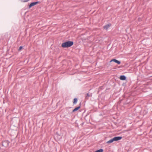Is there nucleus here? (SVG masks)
I'll return each instance as SVG.
<instances>
[{
    "mask_svg": "<svg viewBox=\"0 0 152 152\" xmlns=\"http://www.w3.org/2000/svg\"><path fill=\"white\" fill-rule=\"evenodd\" d=\"M73 42L72 41H67L63 43L61 47L64 48H68L72 45Z\"/></svg>",
    "mask_w": 152,
    "mask_h": 152,
    "instance_id": "f257e3e1",
    "label": "nucleus"
},
{
    "mask_svg": "<svg viewBox=\"0 0 152 152\" xmlns=\"http://www.w3.org/2000/svg\"><path fill=\"white\" fill-rule=\"evenodd\" d=\"M9 143V142L7 140L4 141L2 142V145L5 147H7L8 146Z\"/></svg>",
    "mask_w": 152,
    "mask_h": 152,
    "instance_id": "f03ea898",
    "label": "nucleus"
},
{
    "mask_svg": "<svg viewBox=\"0 0 152 152\" xmlns=\"http://www.w3.org/2000/svg\"><path fill=\"white\" fill-rule=\"evenodd\" d=\"M121 137H115L113 138L114 141H117L122 139Z\"/></svg>",
    "mask_w": 152,
    "mask_h": 152,
    "instance_id": "7ed1b4c3",
    "label": "nucleus"
},
{
    "mask_svg": "<svg viewBox=\"0 0 152 152\" xmlns=\"http://www.w3.org/2000/svg\"><path fill=\"white\" fill-rule=\"evenodd\" d=\"M39 3V2L37 1L35 2H34L31 3L29 5V7L30 8L31 7L34 6L36 4H38Z\"/></svg>",
    "mask_w": 152,
    "mask_h": 152,
    "instance_id": "20e7f679",
    "label": "nucleus"
},
{
    "mask_svg": "<svg viewBox=\"0 0 152 152\" xmlns=\"http://www.w3.org/2000/svg\"><path fill=\"white\" fill-rule=\"evenodd\" d=\"M113 61L117 63L118 64H120L121 63V62L120 61L115 59H112V60H111L110 62H111Z\"/></svg>",
    "mask_w": 152,
    "mask_h": 152,
    "instance_id": "39448f33",
    "label": "nucleus"
},
{
    "mask_svg": "<svg viewBox=\"0 0 152 152\" xmlns=\"http://www.w3.org/2000/svg\"><path fill=\"white\" fill-rule=\"evenodd\" d=\"M111 26L110 24H108L104 26V29L107 30Z\"/></svg>",
    "mask_w": 152,
    "mask_h": 152,
    "instance_id": "423d86ee",
    "label": "nucleus"
},
{
    "mask_svg": "<svg viewBox=\"0 0 152 152\" xmlns=\"http://www.w3.org/2000/svg\"><path fill=\"white\" fill-rule=\"evenodd\" d=\"M120 79L122 80H125L126 79V77L125 76L121 75L120 76Z\"/></svg>",
    "mask_w": 152,
    "mask_h": 152,
    "instance_id": "0eeeda50",
    "label": "nucleus"
},
{
    "mask_svg": "<svg viewBox=\"0 0 152 152\" xmlns=\"http://www.w3.org/2000/svg\"><path fill=\"white\" fill-rule=\"evenodd\" d=\"M113 141H114L113 140V139L112 138V139H110V140H109L107 141L106 142V143H107V144H110V143H111L113 142Z\"/></svg>",
    "mask_w": 152,
    "mask_h": 152,
    "instance_id": "6e6552de",
    "label": "nucleus"
},
{
    "mask_svg": "<svg viewBox=\"0 0 152 152\" xmlns=\"http://www.w3.org/2000/svg\"><path fill=\"white\" fill-rule=\"evenodd\" d=\"M91 96V94H89L88 93H87L86 94V99H88Z\"/></svg>",
    "mask_w": 152,
    "mask_h": 152,
    "instance_id": "1a4fd4ad",
    "label": "nucleus"
},
{
    "mask_svg": "<svg viewBox=\"0 0 152 152\" xmlns=\"http://www.w3.org/2000/svg\"><path fill=\"white\" fill-rule=\"evenodd\" d=\"M80 107V106H78L76 108H75L72 111L73 112H75L77 110L79 109Z\"/></svg>",
    "mask_w": 152,
    "mask_h": 152,
    "instance_id": "9d476101",
    "label": "nucleus"
},
{
    "mask_svg": "<svg viewBox=\"0 0 152 152\" xmlns=\"http://www.w3.org/2000/svg\"><path fill=\"white\" fill-rule=\"evenodd\" d=\"M77 102V99L76 98H75L74 100L73 104H75Z\"/></svg>",
    "mask_w": 152,
    "mask_h": 152,
    "instance_id": "9b49d317",
    "label": "nucleus"
},
{
    "mask_svg": "<svg viewBox=\"0 0 152 152\" xmlns=\"http://www.w3.org/2000/svg\"><path fill=\"white\" fill-rule=\"evenodd\" d=\"M103 150L102 149H100L97 150L94 152H103Z\"/></svg>",
    "mask_w": 152,
    "mask_h": 152,
    "instance_id": "f8f14e48",
    "label": "nucleus"
},
{
    "mask_svg": "<svg viewBox=\"0 0 152 152\" xmlns=\"http://www.w3.org/2000/svg\"><path fill=\"white\" fill-rule=\"evenodd\" d=\"M22 48L23 47L22 46H20L18 50L19 51L20 50L22 49Z\"/></svg>",
    "mask_w": 152,
    "mask_h": 152,
    "instance_id": "ddd939ff",
    "label": "nucleus"
},
{
    "mask_svg": "<svg viewBox=\"0 0 152 152\" xmlns=\"http://www.w3.org/2000/svg\"><path fill=\"white\" fill-rule=\"evenodd\" d=\"M29 0H23V1L24 2H27L29 1Z\"/></svg>",
    "mask_w": 152,
    "mask_h": 152,
    "instance_id": "4468645a",
    "label": "nucleus"
}]
</instances>
